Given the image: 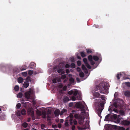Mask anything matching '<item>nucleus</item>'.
<instances>
[{
	"label": "nucleus",
	"instance_id": "nucleus-1",
	"mask_svg": "<svg viewBox=\"0 0 130 130\" xmlns=\"http://www.w3.org/2000/svg\"><path fill=\"white\" fill-rule=\"evenodd\" d=\"M74 116L75 118L79 120V124H81L83 123L84 119V117H81L77 113H75Z\"/></svg>",
	"mask_w": 130,
	"mask_h": 130
},
{
	"label": "nucleus",
	"instance_id": "nucleus-2",
	"mask_svg": "<svg viewBox=\"0 0 130 130\" xmlns=\"http://www.w3.org/2000/svg\"><path fill=\"white\" fill-rule=\"evenodd\" d=\"M33 95L32 89H30L28 92H26L25 94V96L26 98L27 99H32V96Z\"/></svg>",
	"mask_w": 130,
	"mask_h": 130
},
{
	"label": "nucleus",
	"instance_id": "nucleus-3",
	"mask_svg": "<svg viewBox=\"0 0 130 130\" xmlns=\"http://www.w3.org/2000/svg\"><path fill=\"white\" fill-rule=\"evenodd\" d=\"M88 58L89 61L90 62L91 64L93 65L94 63V62L93 61V59L95 61L98 60L99 59L96 56H94L93 57L91 55L88 56Z\"/></svg>",
	"mask_w": 130,
	"mask_h": 130
},
{
	"label": "nucleus",
	"instance_id": "nucleus-4",
	"mask_svg": "<svg viewBox=\"0 0 130 130\" xmlns=\"http://www.w3.org/2000/svg\"><path fill=\"white\" fill-rule=\"evenodd\" d=\"M85 105V103L84 102H77L75 105V107L76 108H83Z\"/></svg>",
	"mask_w": 130,
	"mask_h": 130
},
{
	"label": "nucleus",
	"instance_id": "nucleus-5",
	"mask_svg": "<svg viewBox=\"0 0 130 130\" xmlns=\"http://www.w3.org/2000/svg\"><path fill=\"white\" fill-rule=\"evenodd\" d=\"M83 61L87 67L89 69H90L91 68V66L88 63L87 59L86 58H84L83 59Z\"/></svg>",
	"mask_w": 130,
	"mask_h": 130
},
{
	"label": "nucleus",
	"instance_id": "nucleus-6",
	"mask_svg": "<svg viewBox=\"0 0 130 130\" xmlns=\"http://www.w3.org/2000/svg\"><path fill=\"white\" fill-rule=\"evenodd\" d=\"M28 113L31 116H32L34 113V112L33 109L32 108H29L28 110Z\"/></svg>",
	"mask_w": 130,
	"mask_h": 130
},
{
	"label": "nucleus",
	"instance_id": "nucleus-7",
	"mask_svg": "<svg viewBox=\"0 0 130 130\" xmlns=\"http://www.w3.org/2000/svg\"><path fill=\"white\" fill-rule=\"evenodd\" d=\"M61 81V80L60 78L57 79L56 78H54L52 80L53 83H55L57 82H60Z\"/></svg>",
	"mask_w": 130,
	"mask_h": 130
},
{
	"label": "nucleus",
	"instance_id": "nucleus-8",
	"mask_svg": "<svg viewBox=\"0 0 130 130\" xmlns=\"http://www.w3.org/2000/svg\"><path fill=\"white\" fill-rule=\"evenodd\" d=\"M55 115L56 116H58L60 113V111L58 109L56 110L54 112Z\"/></svg>",
	"mask_w": 130,
	"mask_h": 130
},
{
	"label": "nucleus",
	"instance_id": "nucleus-9",
	"mask_svg": "<svg viewBox=\"0 0 130 130\" xmlns=\"http://www.w3.org/2000/svg\"><path fill=\"white\" fill-rule=\"evenodd\" d=\"M71 99L73 101H74L76 100H80L81 99V98L80 97L79 98H77L74 95L72 97Z\"/></svg>",
	"mask_w": 130,
	"mask_h": 130
},
{
	"label": "nucleus",
	"instance_id": "nucleus-10",
	"mask_svg": "<svg viewBox=\"0 0 130 130\" xmlns=\"http://www.w3.org/2000/svg\"><path fill=\"white\" fill-rule=\"evenodd\" d=\"M123 124L124 125H128L129 124L130 122L127 120H124L123 121Z\"/></svg>",
	"mask_w": 130,
	"mask_h": 130
},
{
	"label": "nucleus",
	"instance_id": "nucleus-11",
	"mask_svg": "<svg viewBox=\"0 0 130 130\" xmlns=\"http://www.w3.org/2000/svg\"><path fill=\"white\" fill-rule=\"evenodd\" d=\"M58 72L59 73L64 74V70L63 69H61L58 70Z\"/></svg>",
	"mask_w": 130,
	"mask_h": 130
},
{
	"label": "nucleus",
	"instance_id": "nucleus-12",
	"mask_svg": "<svg viewBox=\"0 0 130 130\" xmlns=\"http://www.w3.org/2000/svg\"><path fill=\"white\" fill-rule=\"evenodd\" d=\"M82 68L83 69V70L86 73H88V71L86 68L85 66L84 65H82Z\"/></svg>",
	"mask_w": 130,
	"mask_h": 130
},
{
	"label": "nucleus",
	"instance_id": "nucleus-13",
	"mask_svg": "<svg viewBox=\"0 0 130 130\" xmlns=\"http://www.w3.org/2000/svg\"><path fill=\"white\" fill-rule=\"evenodd\" d=\"M23 79L21 77H20L18 79V82L19 83H21L23 82Z\"/></svg>",
	"mask_w": 130,
	"mask_h": 130
},
{
	"label": "nucleus",
	"instance_id": "nucleus-14",
	"mask_svg": "<svg viewBox=\"0 0 130 130\" xmlns=\"http://www.w3.org/2000/svg\"><path fill=\"white\" fill-rule=\"evenodd\" d=\"M67 110L66 109H63L61 112L60 113V115H63L64 113H66L67 112Z\"/></svg>",
	"mask_w": 130,
	"mask_h": 130
},
{
	"label": "nucleus",
	"instance_id": "nucleus-15",
	"mask_svg": "<svg viewBox=\"0 0 130 130\" xmlns=\"http://www.w3.org/2000/svg\"><path fill=\"white\" fill-rule=\"evenodd\" d=\"M73 91H74L73 93L74 95L76 96L78 94H79L78 91L77 90H75Z\"/></svg>",
	"mask_w": 130,
	"mask_h": 130
},
{
	"label": "nucleus",
	"instance_id": "nucleus-16",
	"mask_svg": "<svg viewBox=\"0 0 130 130\" xmlns=\"http://www.w3.org/2000/svg\"><path fill=\"white\" fill-rule=\"evenodd\" d=\"M75 111H72V114H71L70 115V118L72 119L73 118V115L72 114H74L75 113Z\"/></svg>",
	"mask_w": 130,
	"mask_h": 130
},
{
	"label": "nucleus",
	"instance_id": "nucleus-17",
	"mask_svg": "<svg viewBox=\"0 0 130 130\" xmlns=\"http://www.w3.org/2000/svg\"><path fill=\"white\" fill-rule=\"evenodd\" d=\"M124 94L127 96H130V92L126 91L125 92Z\"/></svg>",
	"mask_w": 130,
	"mask_h": 130
},
{
	"label": "nucleus",
	"instance_id": "nucleus-18",
	"mask_svg": "<svg viewBox=\"0 0 130 130\" xmlns=\"http://www.w3.org/2000/svg\"><path fill=\"white\" fill-rule=\"evenodd\" d=\"M28 85L29 83L28 82H25L23 84L24 87L25 88H27L28 86Z\"/></svg>",
	"mask_w": 130,
	"mask_h": 130
},
{
	"label": "nucleus",
	"instance_id": "nucleus-19",
	"mask_svg": "<svg viewBox=\"0 0 130 130\" xmlns=\"http://www.w3.org/2000/svg\"><path fill=\"white\" fill-rule=\"evenodd\" d=\"M80 55L82 57H84L86 56V54L85 52L84 51H82L81 52Z\"/></svg>",
	"mask_w": 130,
	"mask_h": 130
},
{
	"label": "nucleus",
	"instance_id": "nucleus-20",
	"mask_svg": "<svg viewBox=\"0 0 130 130\" xmlns=\"http://www.w3.org/2000/svg\"><path fill=\"white\" fill-rule=\"evenodd\" d=\"M69 99L67 97H65L64 98L63 100V101L64 102H66L69 101Z\"/></svg>",
	"mask_w": 130,
	"mask_h": 130
},
{
	"label": "nucleus",
	"instance_id": "nucleus-21",
	"mask_svg": "<svg viewBox=\"0 0 130 130\" xmlns=\"http://www.w3.org/2000/svg\"><path fill=\"white\" fill-rule=\"evenodd\" d=\"M93 96L95 97H99L100 96V94L98 92H95L93 94Z\"/></svg>",
	"mask_w": 130,
	"mask_h": 130
},
{
	"label": "nucleus",
	"instance_id": "nucleus-22",
	"mask_svg": "<svg viewBox=\"0 0 130 130\" xmlns=\"http://www.w3.org/2000/svg\"><path fill=\"white\" fill-rule=\"evenodd\" d=\"M21 113L23 115H25L26 114V110L24 109H23L21 111Z\"/></svg>",
	"mask_w": 130,
	"mask_h": 130
},
{
	"label": "nucleus",
	"instance_id": "nucleus-23",
	"mask_svg": "<svg viewBox=\"0 0 130 130\" xmlns=\"http://www.w3.org/2000/svg\"><path fill=\"white\" fill-rule=\"evenodd\" d=\"M22 96V93H19L17 95L18 98H21Z\"/></svg>",
	"mask_w": 130,
	"mask_h": 130
},
{
	"label": "nucleus",
	"instance_id": "nucleus-24",
	"mask_svg": "<svg viewBox=\"0 0 130 130\" xmlns=\"http://www.w3.org/2000/svg\"><path fill=\"white\" fill-rule=\"evenodd\" d=\"M86 51L89 54L91 53L92 52V51L90 49H87Z\"/></svg>",
	"mask_w": 130,
	"mask_h": 130
},
{
	"label": "nucleus",
	"instance_id": "nucleus-25",
	"mask_svg": "<svg viewBox=\"0 0 130 130\" xmlns=\"http://www.w3.org/2000/svg\"><path fill=\"white\" fill-rule=\"evenodd\" d=\"M14 89L16 91H18L19 89V87L17 85L16 86L14 87Z\"/></svg>",
	"mask_w": 130,
	"mask_h": 130
},
{
	"label": "nucleus",
	"instance_id": "nucleus-26",
	"mask_svg": "<svg viewBox=\"0 0 130 130\" xmlns=\"http://www.w3.org/2000/svg\"><path fill=\"white\" fill-rule=\"evenodd\" d=\"M42 117L43 118H46V113L45 112H42Z\"/></svg>",
	"mask_w": 130,
	"mask_h": 130
},
{
	"label": "nucleus",
	"instance_id": "nucleus-27",
	"mask_svg": "<svg viewBox=\"0 0 130 130\" xmlns=\"http://www.w3.org/2000/svg\"><path fill=\"white\" fill-rule=\"evenodd\" d=\"M80 76L81 77H83L84 76V74L82 72H80L79 73Z\"/></svg>",
	"mask_w": 130,
	"mask_h": 130
},
{
	"label": "nucleus",
	"instance_id": "nucleus-28",
	"mask_svg": "<svg viewBox=\"0 0 130 130\" xmlns=\"http://www.w3.org/2000/svg\"><path fill=\"white\" fill-rule=\"evenodd\" d=\"M22 125L24 127H26L27 126V124L26 123H24Z\"/></svg>",
	"mask_w": 130,
	"mask_h": 130
},
{
	"label": "nucleus",
	"instance_id": "nucleus-29",
	"mask_svg": "<svg viewBox=\"0 0 130 130\" xmlns=\"http://www.w3.org/2000/svg\"><path fill=\"white\" fill-rule=\"evenodd\" d=\"M122 74H119L117 75V77L118 79H119L120 77H121L122 75Z\"/></svg>",
	"mask_w": 130,
	"mask_h": 130
},
{
	"label": "nucleus",
	"instance_id": "nucleus-30",
	"mask_svg": "<svg viewBox=\"0 0 130 130\" xmlns=\"http://www.w3.org/2000/svg\"><path fill=\"white\" fill-rule=\"evenodd\" d=\"M74 91L73 90H71L69 91L68 92V94L69 95H71L73 93Z\"/></svg>",
	"mask_w": 130,
	"mask_h": 130
},
{
	"label": "nucleus",
	"instance_id": "nucleus-31",
	"mask_svg": "<svg viewBox=\"0 0 130 130\" xmlns=\"http://www.w3.org/2000/svg\"><path fill=\"white\" fill-rule=\"evenodd\" d=\"M37 113V115H41L40 111L38 110H37L36 111Z\"/></svg>",
	"mask_w": 130,
	"mask_h": 130
},
{
	"label": "nucleus",
	"instance_id": "nucleus-32",
	"mask_svg": "<svg viewBox=\"0 0 130 130\" xmlns=\"http://www.w3.org/2000/svg\"><path fill=\"white\" fill-rule=\"evenodd\" d=\"M21 106V104L20 103H18L16 105V107L18 108H20Z\"/></svg>",
	"mask_w": 130,
	"mask_h": 130
},
{
	"label": "nucleus",
	"instance_id": "nucleus-33",
	"mask_svg": "<svg viewBox=\"0 0 130 130\" xmlns=\"http://www.w3.org/2000/svg\"><path fill=\"white\" fill-rule=\"evenodd\" d=\"M71 68H75V64L74 63H72L71 64Z\"/></svg>",
	"mask_w": 130,
	"mask_h": 130
},
{
	"label": "nucleus",
	"instance_id": "nucleus-34",
	"mask_svg": "<svg viewBox=\"0 0 130 130\" xmlns=\"http://www.w3.org/2000/svg\"><path fill=\"white\" fill-rule=\"evenodd\" d=\"M120 114V115H123L124 114V112L122 110H120L119 112Z\"/></svg>",
	"mask_w": 130,
	"mask_h": 130
},
{
	"label": "nucleus",
	"instance_id": "nucleus-35",
	"mask_svg": "<svg viewBox=\"0 0 130 130\" xmlns=\"http://www.w3.org/2000/svg\"><path fill=\"white\" fill-rule=\"evenodd\" d=\"M68 120H66V122L65 123V125L66 126H67L68 125Z\"/></svg>",
	"mask_w": 130,
	"mask_h": 130
},
{
	"label": "nucleus",
	"instance_id": "nucleus-36",
	"mask_svg": "<svg viewBox=\"0 0 130 130\" xmlns=\"http://www.w3.org/2000/svg\"><path fill=\"white\" fill-rule=\"evenodd\" d=\"M22 75L24 76H26L27 75V73L26 72L22 73Z\"/></svg>",
	"mask_w": 130,
	"mask_h": 130
},
{
	"label": "nucleus",
	"instance_id": "nucleus-37",
	"mask_svg": "<svg viewBox=\"0 0 130 130\" xmlns=\"http://www.w3.org/2000/svg\"><path fill=\"white\" fill-rule=\"evenodd\" d=\"M70 81L71 83H73L74 82L73 79L72 78H70Z\"/></svg>",
	"mask_w": 130,
	"mask_h": 130
},
{
	"label": "nucleus",
	"instance_id": "nucleus-38",
	"mask_svg": "<svg viewBox=\"0 0 130 130\" xmlns=\"http://www.w3.org/2000/svg\"><path fill=\"white\" fill-rule=\"evenodd\" d=\"M77 64L78 66H80L81 64V62L80 61H77Z\"/></svg>",
	"mask_w": 130,
	"mask_h": 130
},
{
	"label": "nucleus",
	"instance_id": "nucleus-39",
	"mask_svg": "<svg viewBox=\"0 0 130 130\" xmlns=\"http://www.w3.org/2000/svg\"><path fill=\"white\" fill-rule=\"evenodd\" d=\"M125 84L127 85L128 86L130 87V83L126 82L125 83Z\"/></svg>",
	"mask_w": 130,
	"mask_h": 130
},
{
	"label": "nucleus",
	"instance_id": "nucleus-40",
	"mask_svg": "<svg viewBox=\"0 0 130 130\" xmlns=\"http://www.w3.org/2000/svg\"><path fill=\"white\" fill-rule=\"evenodd\" d=\"M66 77V76L65 75H63L61 76V78L62 79H64Z\"/></svg>",
	"mask_w": 130,
	"mask_h": 130
},
{
	"label": "nucleus",
	"instance_id": "nucleus-41",
	"mask_svg": "<svg viewBox=\"0 0 130 130\" xmlns=\"http://www.w3.org/2000/svg\"><path fill=\"white\" fill-rule=\"evenodd\" d=\"M28 73L29 75H31L33 73L32 71L31 70L29 71H28Z\"/></svg>",
	"mask_w": 130,
	"mask_h": 130
},
{
	"label": "nucleus",
	"instance_id": "nucleus-42",
	"mask_svg": "<svg viewBox=\"0 0 130 130\" xmlns=\"http://www.w3.org/2000/svg\"><path fill=\"white\" fill-rule=\"evenodd\" d=\"M41 127L42 129H43L45 127V125H44L42 124L41 125Z\"/></svg>",
	"mask_w": 130,
	"mask_h": 130
},
{
	"label": "nucleus",
	"instance_id": "nucleus-43",
	"mask_svg": "<svg viewBox=\"0 0 130 130\" xmlns=\"http://www.w3.org/2000/svg\"><path fill=\"white\" fill-rule=\"evenodd\" d=\"M73 123L75 125H76L77 124V122L75 120H73Z\"/></svg>",
	"mask_w": 130,
	"mask_h": 130
},
{
	"label": "nucleus",
	"instance_id": "nucleus-44",
	"mask_svg": "<svg viewBox=\"0 0 130 130\" xmlns=\"http://www.w3.org/2000/svg\"><path fill=\"white\" fill-rule=\"evenodd\" d=\"M73 103H71L69 104V106L70 107H71L73 105Z\"/></svg>",
	"mask_w": 130,
	"mask_h": 130
},
{
	"label": "nucleus",
	"instance_id": "nucleus-45",
	"mask_svg": "<svg viewBox=\"0 0 130 130\" xmlns=\"http://www.w3.org/2000/svg\"><path fill=\"white\" fill-rule=\"evenodd\" d=\"M17 114L18 116H21V113L19 111L17 113Z\"/></svg>",
	"mask_w": 130,
	"mask_h": 130
},
{
	"label": "nucleus",
	"instance_id": "nucleus-46",
	"mask_svg": "<svg viewBox=\"0 0 130 130\" xmlns=\"http://www.w3.org/2000/svg\"><path fill=\"white\" fill-rule=\"evenodd\" d=\"M70 123L71 125H72L73 123L72 120V119H71L70 120Z\"/></svg>",
	"mask_w": 130,
	"mask_h": 130
},
{
	"label": "nucleus",
	"instance_id": "nucleus-47",
	"mask_svg": "<svg viewBox=\"0 0 130 130\" xmlns=\"http://www.w3.org/2000/svg\"><path fill=\"white\" fill-rule=\"evenodd\" d=\"M118 95V93L117 92H116L114 94V96L115 97H116Z\"/></svg>",
	"mask_w": 130,
	"mask_h": 130
},
{
	"label": "nucleus",
	"instance_id": "nucleus-48",
	"mask_svg": "<svg viewBox=\"0 0 130 130\" xmlns=\"http://www.w3.org/2000/svg\"><path fill=\"white\" fill-rule=\"evenodd\" d=\"M65 67L66 68H69L70 67V65L69 64H67L65 66Z\"/></svg>",
	"mask_w": 130,
	"mask_h": 130
},
{
	"label": "nucleus",
	"instance_id": "nucleus-49",
	"mask_svg": "<svg viewBox=\"0 0 130 130\" xmlns=\"http://www.w3.org/2000/svg\"><path fill=\"white\" fill-rule=\"evenodd\" d=\"M77 70L78 72H79L80 71V69L78 67L77 68Z\"/></svg>",
	"mask_w": 130,
	"mask_h": 130
},
{
	"label": "nucleus",
	"instance_id": "nucleus-50",
	"mask_svg": "<svg viewBox=\"0 0 130 130\" xmlns=\"http://www.w3.org/2000/svg\"><path fill=\"white\" fill-rule=\"evenodd\" d=\"M67 88V86H64L63 88V90H66Z\"/></svg>",
	"mask_w": 130,
	"mask_h": 130
},
{
	"label": "nucleus",
	"instance_id": "nucleus-51",
	"mask_svg": "<svg viewBox=\"0 0 130 130\" xmlns=\"http://www.w3.org/2000/svg\"><path fill=\"white\" fill-rule=\"evenodd\" d=\"M58 127L59 128H60L61 127V124H60V123H59L58 124Z\"/></svg>",
	"mask_w": 130,
	"mask_h": 130
},
{
	"label": "nucleus",
	"instance_id": "nucleus-52",
	"mask_svg": "<svg viewBox=\"0 0 130 130\" xmlns=\"http://www.w3.org/2000/svg\"><path fill=\"white\" fill-rule=\"evenodd\" d=\"M62 84H60L59 85V88H61L62 87Z\"/></svg>",
	"mask_w": 130,
	"mask_h": 130
},
{
	"label": "nucleus",
	"instance_id": "nucleus-53",
	"mask_svg": "<svg viewBox=\"0 0 130 130\" xmlns=\"http://www.w3.org/2000/svg\"><path fill=\"white\" fill-rule=\"evenodd\" d=\"M66 71L67 73H68L69 72V70L68 69H66Z\"/></svg>",
	"mask_w": 130,
	"mask_h": 130
},
{
	"label": "nucleus",
	"instance_id": "nucleus-54",
	"mask_svg": "<svg viewBox=\"0 0 130 130\" xmlns=\"http://www.w3.org/2000/svg\"><path fill=\"white\" fill-rule=\"evenodd\" d=\"M49 116L47 115V120L48 121L50 120H51V119H50V118H49Z\"/></svg>",
	"mask_w": 130,
	"mask_h": 130
},
{
	"label": "nucleus",
	"instance_id": "nucleus-55",
	"mask_svg": "<svg viewBox=\"0 0 130 130\" xmlns=\"http://www.w3.org/2000/svg\"><path fill=\"white\" fill-rule=\"evenodd\" d=\"M72 128L73 130H74L75 128V126L74 125L72 127Z\"/></svg>",
	"mask_w": 130,
	"mask_h": 130
},
{
	"label": "nucleus",
	"instance_id": "nucleus-56",
	"mask_svg": "<svg viewBox=\"0 0 130 130\" xmlns=\"http://www.w3.org/2000/svg\"><path fill=\"white\" fill-rule=\"evenodd\" d=\"M117 121L118 123H120V119H117Z\"/></svg>",
	"mask_w": 130,
	"mask_h": 130
},
{
	"label": "nucleus",
	"instance_id": "nucleus-57",
	"mask_svg": "<svg viewBox=\"0 0 130 130\" xmlns=\"http://www.w3.org/2000/svg\"><path fill=\"white\" fill-rule=\"evenodd\" d=\"M71 59V61L72 62H73L74 61V58H72Z\"/></svg>",
	"mask_w": 130,
	"mask_h": 130
},
{
	"label": "nucleus",
	"instance_id": "nucleus-58",
	"mask_svg": "<svg viewBox=\"0 0 130 130\" xmlns=\"http://www.w3.org/2000/svg\"><path fill=\"white\" fill-rule=\"evenodd\" d=\"M98 88H99V89L100 90V88L99 87V86H97L96 87V90H98Z\"/></svg>",
	"mask_w": 130,
	"mask_h": 130
},
{
	"label": "nucleus",
	"instance_id": "nucleus-59",
	"mask_svg": "<svg viewBox=\"0 0 130 130\" xmlns=\"http://www.w3.org/2000/svg\"><path fill=\"white\" fill-rule=\"evenodd\" d=\"M77 58L79 59H81L80 57L79 56L77 55Z\"/></svg>",
	"mask_w": 130,
	"mask_h": 130
},
{
	"label": "nucleus",
	"instance_id": "nucleus-60",
	"mask_svg": "<svg viewBox=\"0 0 130 130\" xmlns=\"http://www.w3.org/2000/svg\"><path fill=\"white\" fill-rule=\"evenodd\" d=\"M60 122L61 123H63V120L62 119H60Z\"/></svg>",
	"mask_w": 130,
	"mask_h": 130
},
{
	"label": "nucleus",
	"instance_id": "nucleus-61",
	"mask_svg": "<svg viewBox=\"0 0 130 130\" xmlns=\"http://www.w3.org/2000/svg\"><path fill=\"white\" fill-rule=\"evenodd\" d=\"M56 126L55 125H53V127L54 128H55L56 127Z\"/></svg>",
	"mask_w": 130,
	"mask_h": 130
},
{
	"label": "nucleus",
	"instance_id": "nucleus-62",
	"mask_svg": "<svg viewBox=\"0 0 130 130\" xmlns=\"http://www.w3.org/2000/svg\"><path fill=\"white\" fill-rule=\"evenodd\" d=\"M30 65H35V64L34 63H31L30 64Z\"/></svg>",
	"mask_w": 130,
	"mask_h": 130
},
{
	"label": "nucleus",
	"instance_id": "nucleus-63",
	"mask_svg": "<svg viewBox=\"0 0 130 130\" xmlns=\"http://www.w3.org/2000/svg\"><path fill=\"white\" fill-rule=\"evenodd\" d=\"M113 111L116 112H117V110L116 109H114V110H113Z\"/></svg>",
	"mask_w": 130,
	"mask_h": 130
},
{
	"label": "nucleus",
	"instance_id": "nucleus-64",
	"mask_svg": "<svg viewBox=\"0 0 130 130\" xmlns=\"http://www.w3.org/2000/svg\"><path fill=\"white\" fill-rule=\"evenodd\" d=\"M76 80H77V81L78 82H80V81H79V79L78 78H77V79H76Z\"/></svg>",
	"mask_w": 130,
	"mask_h": 130
}]
</instances>
